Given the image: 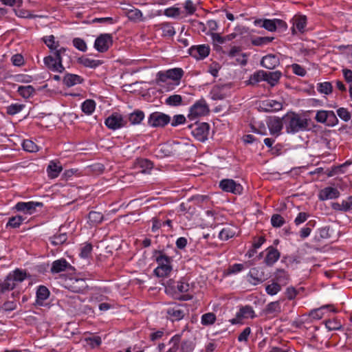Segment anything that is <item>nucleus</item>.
I'll use <instances>...</instances> for the list:
<instances>
[{"label": "nucleus", "mask_w": 352, "mask_h": 352, "mask_svg": "<svg viewBox=\"0 0 352 352\" xmlns=\"http://www.w3.org/2000/svg\"><path fill=\"white\" fill-rule=\"evenodd\" d=\"M287 133H296L308 128V120L296 113H287L283 117Z\"/></svg>", "instance_id": "f257e3e1"}, {"label": "nucleus", "mask_w": 352, "mask_h": 352, "mask_svg": "<svg viewBox=\"0 0 352 352\" xmlns=\"http://www.w3.org/2000/svg\"><path fill=\"white\" fill-rule=\"evenodd\" d=\"M183 70L181 68H174L166 71L165 73L159 72L157 74V84L160 87H162V82L167 80L178 81L183 76Z\"/></svg>", "instance_id": "f03ea898"}, {"label": "nucleus", "mask_w": 352, "mask_h": 352, "mask_svg": "<svg viewBox=\"0 0 352 352\" xmlns=\"http://www.w3.org/2000/svg\"><path fill=\"white\" fill-rule=\"evenodd\" d=\"M208 111L209 109L206 102L199 100L190 107L188 116L191 120H195L199 117L207 115Z\"/></svg>", "instance_id": "7ed1b4c3"}, {"label": "nucleus", "mask_w": 352, "mask_h": 352, "mask_svg": "<svg viewBox=\"0 0 352 352\" xmlns=\"http://www.w3.org/2000/svg\"><path fill=\"white\" fill-rule=\"evenodd\" d=\"M170 121V116L161 112H154L151 113L148 119V124L153 127L164 126Z\"/></svg>", "instance_id": "20e7f679"}, {"label": "nucleus", "mask_w": 352, "mask_h": 352, "mask_svg": "<svg viewBox=\"0 0 352 352\" xmlns=\"http://www.w3.org/2000/svg\"><path fill=\"white\" fill-rule=\"evenodd\" d=\"M113 43V38L109 34H102L95 41L94 47L100 52H106Z\"/></svg>", "instance_id": "39448f33"}, {"label": "nucleus", "mask_w": 352, "mask_h": 352, "mask_svg": "<svg viewBox=\"0 0 352 352\" xmlns=\"http://www.w3.org/2000/svg\"><path fill=\"white\" fill-rule=\"evenodd\" d=\"M104 123L109 129L116 130L123 127L126 124V121L122 115L114 113L105 120Z\"/></svg>", "instance_id": "423d86ee"}, {"label": "nucleus", "mask_w": 352, "mask_h": 352, "mask_svg": "<svg viewBox=\"0 0 352 352\" xmlns=\"http://www.w3.org/2000/svg\"><path fill=\"white\" fill-rule=\"evenodd\" d=\"M186 308L183 305H173L167 309V314L172 320H179L186 313Z\"/></svg>", "instance_id": "0eeeda50"}, {"label": "nucleus", "mask_w": 352, "mask_h": 352, "mask_svg": "<svg viewBox=\"0 0 352 352\" xmlns=\"http://www.w3.org/2000/svg\"><path fill=\"white\" fill-rule=\"evenodd\" d=\"M210 126L208 124L202 122L198 124L192 131V135L199 141L204 142L208 139Z\"/></svg>", "instance_id": "6e6552de"}, {"label": "nucleus", "mask_w": 352, "mask_h": 352, "mask_svg": "<svg viewBox=\"0 0 352 352\" xmlns=\"http://www.w3.org/2000/svg\"><path fill=\"white\" fill-rule=\"evenodd\" d=\"M265 278L264 272L257 267L252 268L248 275V280L252 285L262 283Z\"/></svg>", "instance_id": "1a4fd4ad"}, {"label": "nucleus", "mask_w": 352, "mask_h": 352, "mask_svg": "<svg viewBox=\"0 0 352 352\" xmlns=\"http://www.w3.org/2000/svg\"><path fill=\"white\" fill-rule=\"evenodd\" d=\"M190 54L196 59H203L208 56L210 48L208 45L192 46L189 50Z\"/></svg>", "instance_id": "9d476101"}, {"label": "nucleus", "mask_w": 352, "mask_h": 352, "mask_svg": "<svg viewBox=\"0 0 352 352\" xmlns=\"http://www.w3.org/2000/svg\"><path fill=\"white\" fill-rule=\"evenodd\" d=\"M42 206L43 204L41 202H19L16 204L15 208L18 211L32 214L36 207H41Z\"/></svg>", "instance_id": "9b49d317"}, {"label": "nucleus", "mask_w": 352, "mask_h": 352, "mask_svg": "<svg viewBox=\"0 0 352 352\" xmlns=\"http://www.w3.org/2000/svg\"><path fill=\"white\" fill-rule=\"evenodd\" d=\"M45 66L50 70L57 72H63L65 69L62 63L53 56H48L43 60Z\"/></svg>", "instance_id": "f8f14e48"}, {"label": "nucleus", "mask_w": 352, "mask_h": 352, "mask_svg": "<svg viewBox=\"0 0 352 352\" xmlns=\"http://www.w3.org/2000/svg\"><path fill=\"white\" fill-rule=\"evenodd\" d=\"M261 64L268 69H274L280 64V60L276 55L270 54L262 58Z\"/></svg>", "instance_id": "ddd939ff"}, {"label": "nucleus", "mask_w": 352, "mask_h": 352, "mask_svg": "<svg viewBox=\"0 0 352 352\" xmlns=\"http://www.w3.org/2000/svg\"><path fill=\"white\" fill-rule=\"evenodd\" d=\"M340 192L337 188L333 187H326L322 189L318 195V197L320 200L324 201L327 199H332L338 197Z\"/></svg>", "instance_id": "4468645a"}, {"label": "nucleus", "mask_w": 352, "mask_h": 352, "mask_svg": "<svg viewBox=\"0 0 352 352\" xmlns=\"http://www.w3.org/2000/svg\"><path fill=\"white\" fill-rule=\"evenodd\" d=\"M283 118H274L267 123L268 128L272 135L278 136L283 127Z\"/></svg>", "instance_id": "2eb2a0df"}, {"label": "nucleus", "mask_w": 352, "mask_h": 352, "mask_svg": "<svg viewBox=\"0 0 352 352\" xmlns=\"http://www.w3.org/2000/svg\"><path fill=\"white\" fill-rule=\"evenodd\" d=\"M280 254L276 248L269 247L267 249V254L264 262L268 266L274 265L280 258Z\"/></svg>", "instance_id": "dca6fc26"}, {"label": "nucleus", "mask_w": 352, "mask_h": 352, "mask_svg": "<svg viewBox=\"0 0 352 352\" xmlns=\"http://www.w3.org/2000/svg\"><path fill=\"white\" fill-rule=\"evenodd\" d=\"M261 108L263 109L266 112L270 111H277L283 108V104L281 102L274 100H267L262 102Z\"/></svg>", "instance_id": "f3484780"}, {"label": "nucleus", "mask_w": 352, "mask_h": 352, "mask_svg": "<svg viewBox=\"0 0 352 352\" xmlns=\"http://www.w3.org/2000/svg\"><path fill=\"white\" fill-rule=\"evenodd\" d=\"M263 80H265V81H267L272 87H274L275 86L282 74L281 72H278V71H275V72H264L263 71Z\"/></svg>", "instance_id": "a211bd4d"}, {"label": "nucleus", "mask_w": 352, "mask_h": 352, "mask_svg": "<svg viewBox=\"0 0 352 352\" xmlns=\"http://www.w3.org/2000/svg\"><path fill=\"white\" fill-rule=\"evenodd\" d=\"M220 188L226 192H232L234 194L239 193L240 185L236 186L232 179H223L219 184Z\"/></svg>", "instance_id": "6ab92c4d"}, {"label": "nucleus", "mask_w": 352, "mask_h": 352, "mask_svg": "<svg viewBox=\"0 0 352 352\" xmlns=\"http://www.w3.org/2000/svg\"><path fill=\"white\" fill-rule=\"evenodd\" d=\"M63 167L59 162L51 161L47 166V171L51 179L56 178L62 171Z\"/></svg>", "instance_id": "aec40b11"}, {"label": "nucleus", "mask_w": 352, "mask_h": 352, "mask_svg": "<svg viewBox=\"0 0 352 352\" xmlns=\"http://www.w3.org/2000/svg\"><path fill=\"white\" fill-rule=\"evenodd\" d=\"M69 267V263L65 258H61L52 263L50 270L52 273H59L65 271Z\"/></svg>", "instance_id": "412c9836"}, {"label": "nucleus", "mask_w": 352, "mask_h": 352, "mask_svg": "<svg viewBox=\"0 0 352 352\" xmlns=\"http://www.w3.org/2000/svg\"><path fill=\"white\" fill-rule=\"evenodd\" d=\"M82 78L76 74H67L63 78V83L67 87H73L74 85L80 84Z\"/></svg>", "instance_id": "4be33fe9"}, {"label": "nucleus", "mask_w": 352, "mask_h": 352, "mask_svg": "<svg viewBox=\"0 0 352 352\" xmlns=\"http://www.w3.org/2000/svg\"><path fill=\"white\" fill-rule=\"evenodd\" d=\"M326 309H329L331 311H337L336 309L331 308V305H324L320 307V308L311 310L309 312V316H311L313 319L319 320L322 318L324 315L323 310Z\"/></svg>", "instance_id": "5701e85b"}, {"label": "nucleus", "mask_w": 352, "mask_h": 352, "mask_svg": "<svg viewBox=\"0 0 352 352\" xmlns=\"http://www.w3.org/2000/svg\"><path fill=\"white\" fill-rule=\"evenodd\" d=\"M50 296V292L48 289L45 286H39L36 291V304L42 305L44 300L48 298Z\"/></svg>", "instance_id": "b1692460"}, {"label": "nucleus", "mask_w": 352, "mask_h": 352, "mask_svg": "<svg viewBox=\"0 0 352 352\" xmlns=\"http://www.w3.org/2000/svg\"><path fill=\"white\" fill-rule=\"evenodd\" d=\"M164 14L168 16L171 18H184V12L183 10L177 7H170L164 10Z\"/></svg>", "instance_id": "393cba45"}, {"label": "nucleus", "mask_w": 352, "mask_h": 352, "mask_svg": "<svg viewBox=\"0 0 352 352\" xmlns=\"http://www.w3.org/2000/svg\"><path fill=\"white\" fill-rule=\"evenodd\" d=\"M330 118L336 119V115L333 111H319L316 116V120L321 123L327 122L328 119Z\"/></svg>", "instance_id": "a878e982"}, {"label": "nucleus", "mask_w": 352, "mask_h": 352, "mask_svg": "<svg viewBox=\"0 0 352 352\" xmlns=\"http://www.w3.org/2000/svg\"><path fill=\"white\" fill-rule=\"evenodd\" d=\"M255 24L260 25L262 28H264L268 31L273 32L276 30V22L275 19H258L254 21Z\"/></svg>", "instance_id": "bb28decb"}, {"label": "nucleus", "mask_w": 352, "mask_h": 352, "mask_svg": "<svg viewBox=\"0 0 352 352\" xmlns=\"http://www.w3.org/2000/svg\"><path fill=\"white\" fill-rule=\"evenodd\" d=\"M265 241V239L263 236H260L257 241H254L251 248L246 253L245 256L252 258L256 253V249L259 248Z\"/></svg>", "instance_id": "cd10ccee"}, {"label": "nucleus", "mask_w": 352, "mask_h": 352, "mask_svg": "<svg viewBox=\"0 0 352 352\" xmlns=\"http://www.w3.org/2000/svg\"><path fill=\"white\" fill-rule=\"evenodd\" d=\"M17 91L19 94L24 98H29L33 96L34 94L35 89L31 85L27 86H19L18 87Z\"/></svg>", "instance_id": "c85d7f7f"}, {"label": "nucleus", "mask_w": 352, "mask_h": 352, "mask_svg": "<svg viewBox=\"0 0 352 352\" xmlns=\"http://www.w3.org/2000/svg\"><path fill=\"white\" fill-rule=\"evenodd\" d=\"M144 118V113L142 111H135L129 116L131 124H139Z\"/></svg>", "instance_id": "c756f323"}, {"label": "nucleus", "mask_w": 352, "mask_h": 352, "mask_svg": "<svg viewBox=\"0 0 352 352\" xmlns=\"http://www.w3.org/2000/svg\"><path fill=\"white\" fill-rule=\"evenodd\" d=\"M15 282L14 279L12 278L11 274L8 276L6 279L0 284V289L1 292H3L6 290H11L13 289L15 287Z\"/></svg>", "instance_id": "7c9ffc66"}, {"label": "nucleus", "mask_w": 352, "mask_h": 352, "mask_svg": "<svg viewBox=\"0 0 352 352\" xmlns=\"http://www.w3.org/2000/svg\"><path fill=\"white\" fill-rule=\"evenodd\" d=\"M22 146L23 150L28 153H36L40 151L38 146L30 140H24Z\"/></svg>", "instance_id": "2f4dec72"}, {"label": "nucleus", "mask_w": 352, "mask_h": 352, "mask_svg": "<svg viewBox=\"0 0 352 352\" xmlns=\"http://www.w3.org/2000/svg\"><path fill=\"white\" fill-rule=\"evenodd\" d=\"M128 18L134 21H144L143 15L142 12L136 8L131 9L127 12Z\"/></svg>", "instance_id": "473e14b6"}, {"label": "nucleus", "mask_w": 352, "mask_h": 352, "mask_svg": "<svg viewBox=\"0 0 352 352\" xmlns=\"http://www.w3.org/2000/svg\"><path fill=\"white\" fill-rule=\"evenodd\" d=\"M95 108L96 103L92 100H87L81 105L82 111L87 115H91L94 111Z\"/></svg>", "instance_id": "72a5a7b5"}, {"label": "nucleus", "mask_w": 352, "mask_h": 352, "mask_svg": "<svg viewBox=\"0 0 352 352\" xmlns=\"http://www.w3.org/2000/svg\"><path fill=\"white\" fill-rule=\"evenodd\" d=\"M184 17L193 14L196 11V6L191 0H186L183 3Z\"/></svg>", "instance_id": "f704fd0d"}, {"label": "nucleus", "mask_w": 352, "mask_h": 352, "mask_svg": "<svg viewBox=\"0 0 352 352\" xmlns=\"http://www.w3.org/2000/svg\"><path fill=\"white\" fill-rule=\"evenodd\" d=\"M307 18L305 16H295L293 19V25L302 32L306 25Z\"/></svg>", "instance_id": "c9c22d12"}, {"label": "nucleus", "mask_w": 352, "mask_h": 352, "mask_svg": "<svg viewBox=\"0 0 352 352\" xmlns=\"http://www.w3.org/2000/svg\"><path fill=\"white\" fill-rule=\"evenodd\" d=\"M24 107L25 105L23 104L13 103L6 107V112L9 115L14 116L21 112Z\"/></svg>", "instance_id": "e433bc0d"}, {"label": "nucleus", "mask_w": 352, "mask_h": 352, "mask_svg": "<svg viewBox=\"0 0 352 352\" xmlns=\"http://www.w3.org/2000/svg\"><path fill=\"white\" fill-rule=\"evenodd\" d=\"M162 35L166 37H171L175 34V30L170 23H163L161 25Z\"/></svg>", "instance_id": "4c0bfd02"}, {"label": "nucleus", "mask_w": 352, "mask_h": 352, "mask_svg": "<svg viewBox=\"0 0 352 352\" xmlns=\"http://www.w3.org/2000/svg\"><path fill=\"white\" fill-rule=\"evenodd\" d=\"M182 97L178 94L171 95L165 100L166 104L172 107L179 106L182 104Z\"/></svg>", "instance_id": "58836bf2"}, {"label": "nucleus", "mask_w": 352, "mask_h": 352, "mask_svg": "<svg viewBox=\"0 0 352 352\" xmlns=\"http://www.w3.org/2000/svg\"><path fill=\"white\" fill-rule=\"evenodd\" d=\"M263 70H260L252 75L249 80L245 82L246 85H255L256 83L263 80Z\"/></svg>", "instance_id": "ea45409f"}, {"label": "nucleus", "mask_w": 352, "mask_h": 352, "mask_svg": "<svg viewBox=\"0 0 352 352\" xmlns=\"http://www.w3.org/2000/svg\"><path fill=\"white\" fill-rule=\"evenodd\" d=\"M43 41L52 51L57 50L59 47L58 43L55 41L53 35L45 36Z\"/></svg>", "instance_id": "a19ab883"}, {"label": "nucleus", "mask_w": 352, "mask_h": 352, "mask_svg": "<svg viewBox=\"0 0 352 352\" xmlns=\"http://www.w3.org/2000/svg\"><path fill=\"white\" fill-rule=\"evenodd\" d=\"M67 234L60 233L56 234L53 237L50 238V241L53 245H60L63 244L67 241Z\"/></svg>", "instance_id": "79ce46f5"}, {"label": "nucleus", "mask_w": 352, "mask_h": 352, "mask_svg": "<svg viewBox=\"0 0 352 352\" xmlns=\"http://www.w3.org/2000/svg\"><path fill=\"white\" fill-rule=\"evenodd\" d=\"M276 280L280 285H286L289 279V276L283 270H278L275 276Z\"/></svg>", "instance_id": "37998d69"}, {"label": "nucleus", "mask_w": 352, "mask_h": 352, "mask_svg": "<svg viewBox=\"0 0 352 352\" xmlns=\"http://www.w3.org/2000/svg\"><path fill=\"white\" fill-rule=\"evenodd\" d=\"M103 214L99 212L91 211L89 214V221L91 223L98 224L102 222Z\"/></svg>", "instance_id": "c03bdc74"}, {"label": "nucleus", "mask_w": 352, "mask_h": 352, "mask_svg": "<svg viewBox=\"0 0 352 352\" xmlns=\"http://www.w3.org/2000/svg\"><path fill=\"white\" fill-rule=\"evenodd\" d=\"M14 81L22 83H29L32 81L33 78L31 76L20 74L12 76Z\"/></svg>", "instance_id": "a18cd8bd"}, {"label": "nucleus", "mask_w": 352, "mask_h": 352, "mask_svg": "<svg viewBox=\"0 0 352 352\" xmlns=\"http://www.w3.org/2000/svg\"><path fill=\"white\" fill-rule=\"evenodd\" d=\"M171 270V266H158L155 270V273L159 277H164L168 276Z\"/></svg>", "instance_id": "49530a36"}, {"label": "nucleus", "mask_w": 352, "mask_h": 352, "mask_svg": "<svg viewBox=\"0 0 352 352\" xmlns=\"http://www.w3.org/2000/svg\"><path fill=\"white\" fill-rule=\"evenodd\" d=\"M274 39V37L271 36H263V37H258L252 41V43L256 46H260L265 45L268 43L272 42Z\"/></svg>", "instance_id": "de8ad7c7"}, {"label": "nucleus", "mask_w": 352, "mask_h": 352, "mask_svg": "<svg viewBox=\"0 0 352 352\" xmlns=\"http://www.w3.org/2000/svg\"><path fill=\"white\" fill-rule=\"evenodd\" d=\"M332 85L329 82H324L318 84V90L322 94H329L332 92Z\"/></svg>", "instance_id": "09e8293b"}, {"label": "nucleus", "mask_w": 352, "mask_h": 352, "mask_svg": "<svg viewBox=\"0 0 352 352\" xmlns=\"http://www.w3.org/2000/svg\"><path fill=\"white\" fill-rule=\"evenodd\" d=\"M271 223L274 227L279 228L285 223V219L281 215L275 214L271 218Z\"/></svg>", "instance_id": "8fccbe9b"}, {"label": "nucleus", "mask_w": 352, "mask_h": 352, "mask_svg": "<svg viewBox=\"0 0 352 352\" xmlns=\"http://www.w3.org/2000/svg\"><path fill=\"white\" fill-rule=\"evenodd\" d=\"M281 289V285L278 283H273L268 285L266 288V292L270 295H275Z\"/></svg>", "instance_id": "3c124183"}, {"label": "nucleus", "mask_w": 352, "mask_h": 352, "mask_svg": "<svg viewBox=\"0 0 352 352\" xmlns=\"http://www.w3.org/2000/svg\"><path fill=\"white\" fill-rule=\"evenodd\" d=\"M325 325H326V327L329 331L338 330V329H340L342 328L341 323L336 319L329 320L326 321Z\"/></svg>", "instance_id": "603ef678"}, {"label": "nucleus", "mask_w": 352, "mask_h": 352, "mask_svg": "<svg viewBox=\"0 0 352 352\" xmlns=\"http://www.w3.org/2000/svg\"><path fill=\"white\" fill-rule=\"evenodd\" d=\"M138 164L142 168V172H145L147 169L153 168V162L147 159L140 158L138 160Z\"/></svg>", "instance_id": "864d4df0"}, {"label": "nucleus", "mask_w": 352, "mask_h": 352, "mask_svg": "<svg viewBox=\"0 0 352 352\" xmlns=\"http://www.w3.org/2000/svg\"><path fill=\"white\" fill-rule=\"evenodd\" d=\"M329 237H330L329 228L327 227V226L319 229V230L318 232V234L316 235V239L318 241H320L321 239H328Z\"/></svg>", "instance_id": "5fc2aeb1"}, {"label": "nucleus", "mask_w": 352, "mask_h": 352, "mask_svg": "<svg viewBox=\"0 0 352 352\" xmlns=\"http://www.w3.org/2000/svg\"><path fill=\"white\" fill-rule=\"evenodd\" d=\"M216 317L213 313L205 314L201 317V322L203 324L208 325L213 324L215 321Z\"/></svg>", "instance_id": "6e6d98bb"}, {"label": "nucleus", "mask_w": 352, "mask_h": 352, "mask_svg": "<svg viewBox=\"0 0 352 352\" xmlns=\"http://www.w3.org/2000/svg\"><path fill=\"white\" fill-rule=\"evenodd\" d=\"M72 287L76 289V292H79L87 288V285L84 279H76L73 283Z\"/></svg>", "instance_id": "4d7b16f0"}, {"label": "nucleus", "mask_w": 352, "mask_h": 352, "mask_svg": "<svg viewBox=\"0 0 352 352\" xmlns=\"http://www.w3.org/2000/svg\"><path fill=\"white\" fill-rule=\"evenodd\" d=\"M333 208L340 210L348 211L352 210V205L350 204L348 199L344 200L341 204H335Z\"/></svg>", "instance_id": "13d9d810"}, {"label": "nucleus", "mask_w": 352, "mask_h": 352, "mask_svg": "<svg viewBox=\"0 0 352 352\" xmlns=\"http://www.w3.org/2000/svg\"><path fill=\"white\" fill-rule=\"evenodd\" d=\"M350 163H349L348 162L343 164H341V165H339V166H333L331 168V170H327L325 173L327 174V175L328 177H332L336 174H338V173L340 172H342V169L343 167H344L346 164H349Z\"/></svg>", "instance_id": "bf43d9fd"}, {"label": "nucleus", "mask_w": 352, "mask_h": 352, "mask_svg": "<svg viewBox=\"0 0 352 352\" xmlns=\"http://www.w3.org/2000/svg\"><path fill=\"white\" fill-rule=\"evenodd\" d=\"M73 44L76 48L81 52H85L87 50L86 43L80 38H76L73 40Z\"/></svg>", "instance_id": "052dcab7"}, {"label": "nucleus", "mask_w": 352, "mask_h": 352, "mask_svg": "<svg viewBox=\"0 0 352 352\" xmlns=\"http://www.w3.org/2000/svg\"><path fill=\"white\" fill-rule=\"evenodd\" d=\"M85 341L91 348L98 346L101 344V338L99 336L87 338H85Z\"/></svg>", "instance_id": "680f3d73"}, {"label": "nucleus", "mask_w": 352, "mask_h": 352, "mask_svg": "<svg viewBox=\"0 0 352 352\" xmlns=\"http://www.w3.org/2000/svg\"><path fill=\"white\" fill-rule=\"evenodd\" d=\"M23 218L21 216L13 217L10 219L7 226H9L14 228H19L21 224Z\"/></svg>", "instance_id": "e2e57ef3"}, {"label": "nucleus", "mask_w": 352, "mask_h": 352, "mask_svg": "<svg viewBox=\"0 0 352 352\" xmlns=\"http://www.w3.org/2000/svg\"><path fill=\"white\" fill-rule=\"evenodd\" d=\"M195 344L192 341H183L181 345V352H192L194 349Z\"/></svg>", "instance_id": "0e129e2a"}, {"label": "nucleus", "mask_w": 352, "mask_h": 352, "mask_svg": "<svg viewBox=\"0 0 352 352\" xmlns=\"http://www.w3.org/2000/svg\"><path fill=\"white\" fill-rule=\"evenodd\" d=\"M11 276L14 282H22L26 278V273L19 270H16Z\"/></svg>", "instance_id": "69168bd1"}, {"label": "nucleus", "mask_w": 352, "mask_h": 352, "mask_svg": "<svg viewBox=\"0 0 352 352\" xmlns=\"http://www.w3.org/2000/svg\"><path fill=\"white\" fill-rule=\"evenodd\" d=\"M157 261L159 266H170L171 258L165 254H161L157 257Z\"/></svg>", "instance_id": "338daca9"}, {"label": "nucleus", "mask_w": 352, "mask_h": 352, "mask_svg": "<svg viewBox=\"0 0 352 352\" xmlns=\"http://www.w3.org/2000/svg\"><path fill=\"white\" fill-rule=\"evenodd\" d=\"M338 116L344 121H349L351 119V114L345 108H340L337 111Z\"/></svg>", "instance_id": "774afa93"}]
</instances>
